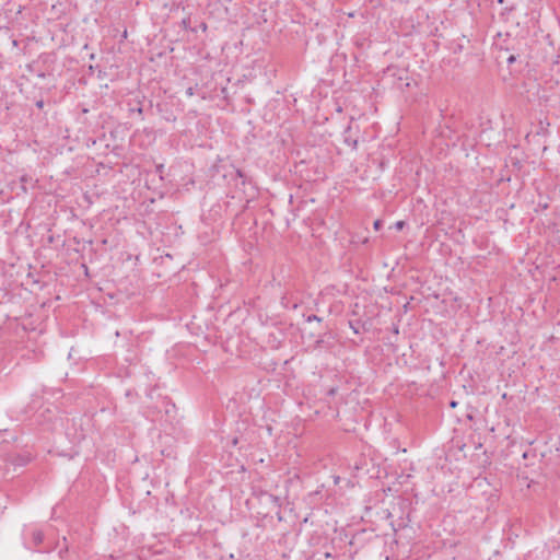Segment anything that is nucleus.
<instances>
[{
    "mask_svg": "<svg viewBox=\"0 0 560 560\" xmlns=\"http://www.w3.org/2000/svg\"><path fill=\"white\" fill-rule=\"evenodd\" d=\"M381 224H382L381 221L377 220L374 222V228L377 230V229H380Z\"/></svg>",
    "mask_w": 560,
    "mask_h": 560,
    "instance_id": "obj_11",
    "label": "nucleus"
},
{
    "mask_svg": "<svg viewBox=\"0 0 560 560\" xmlns=\"http://www.w3.org/2000/svg\"><path fill=\"white\" fill-rule=\"evenodd\" d=\"M182 24H183L184 28H188V26H189V19H184L182 21Z\"/></svg>",
    "mask_w": 560,
    "mask_h": 560,
    "instance_id": "obj_6",
    "label": "nucleus"
},
{
    "mask_svg": "<svg viewBox=\"0 0 560 560\" xmlns=\"http://www.w3.org/2000/svg\"><path fill=\"white\" fill-rule=\"evenodd\" d=\"M337 393V388L332 387L328 390V395L332 396Z\"/></svg>",
    "mask_w": 560,
    "mask_h": 560,
    "instance_id": "obj_8",
    "label": "nucleus"
},
{
    "mask_svg": "<svg viewBox=\"0 0 560 560\" xmlns=\"http://www.w3.org/2000/svg\"><path fill=\"white\" fill-rule=\"evenodd\" d=\"M314 320H316V322H322V318H320V317H318V316H317V315H315V314H311V315H308V316L306 317V322H308V323L314 322Z\"/></svg>",
    "mask_w": 560,
    "mask_h": 560,
    "instance_id": "obj_3",
    "label": "nucleus"
},
{
    "mask_svg": "<svg viewBox=\"0 0 560 560\" xmlns=\"http://www.w3.org/2000/svg\"><path fill=\"white\" fill-rule=\"evenodd\" d=\"M451 406H452V407H455V406H456V402H455V401H452V402H451Z\"/></svg>",
    "mask_w": 560,
    "mask_h": 560,
    "instance_id": "obj_16",
    "label": "nucleus"
},
{
    "mask_svg": "<svg viewBox=\"0 0 560 560\" xmlns=\"http://www.w3.org/2000/svg\"><path fill=\"white\" fill-rule=\"evenodd\" d=\"M396 226H397V229H402V226H404V221H398V222L396 223Z\"/></svg>",
    "mask_w": 560,
    "mask_h": 560,
    "instance_id": "obj_10",
    "label": "nucleus"
},
{
    "mask_svg": "<svg viewBox=\"0 0 560 560\" xmlns=\"http://www.w3.org/2000/svg\"><path fill=\"white\" fill-rule=\"evenodd\" d=\"M324 557H325L326 559H328V558H331L332 556H331V553H330V552H325V553H324Z\"/></svg>",
    "mask_w": 560,
    "mask_h": 560,
    "instance_id": "obj_13",
    "label": "nucleus"
},
{
    "mask_svg": "<svg viewBox=\"0 0 560 560\" xmlns=\"http://www.w3.org/2000/svg\"><path fill=\"white\" fill-rule=\"evenodd\" d=\"M31 460V456L30 455H18L14 460H13V464L15 466H24L26 465L28 462Z\"/></svg>",
    "mask_w": 560,
    "mask_h": 560,
    "instance_id": "obj_2",
    "label": "nucleus"
},
{
    "mask_svg": "<svg viewBox=\"0 0 560 560\" xmlns=\"http://www.w3.org/2000/svg\"><path fill=\"white\" fill-rule=\"evenodd\" d=\"M36 107L42 109L44 107V101L43 100H39L36 102Z\"/></svg>",
    "mask_w": 560,
    "mask_h": 560,
    "instance_id": "obj_7",
    "label": "nucleus"
},
{
    "mask_svg": "<svg viewBox=\"0 0 560 560\" xmlns=\"http://www.w3.org/2000/svg\"><path fill=\"white\" fill-rule=\"evenodd\" d=\"M236 174H237V176H238L240 178H244V177H245L244 173H243L241 170H237V171H236Z\"/></svg>",
    "mask_w": 560,
    "mask_h": 560,
    "instance_id": "obj_9",
    "label": "nucleus"
},
{
    "mask_svg": "<svg viewBox=\"0 0 560 560\" xmlns=\"http://www.w3.org/2000/svg\"><path fill=\"white\" fill-rule=\"evenodd\" d=\"M32 540L35 547L39 546L44 540V534L39 529H35L32 533Z\"/></svg>",
    "mask_w": 560,
    "mask_h": 560,
    "instance_id": "obj_1",
    "label": "nucleus"
},
{
    "mask_svg": "<svg viewBox=\"0 0 560 560\" xmlns=\"http://www.w3.org/2000/svg\"><path fill=\"white\" fill-rule=\"evenodd\" d=\"M514 61H515V57H514V56H510V57L508 58V62H509V63H512V62H514Z\"/></svg>",
    "mask_w": 560,
    "mask_h": 560,
    "instance_id": "obj_12",
    "label": "nucleus"
},
{
    "mask_svg": "<svg viewBox=\"0 0 560 560\" xmlns=\"http://www.w3.org/2000/svg\"><path fill=\"white\" fill-rule=\"evenodd\" d=\"M345 141L348 143V144H351L353 149H357V145H358V140L354 139L351 141V139L349 138H345Z\"/></svg>",
    "mask_w": 560,
    "mask_h": 560,
    "instance_id": "obj_4",
    "label": "nucleus"
},
{
    "mask_svg": "<svg viewBox=\"0 0 560 560\" xmlns=\"http://www.w3.org/2000/svg\"><path fill=\"white\" fill-rule=\"evenodd\" d=\"M201 28H202L203 31H206V30H207V24H206V23H202V24H201Z\"/></svg>",
    "mask_w": 560,
    "mask_h": 560,
    "instance_id": "obj_14",
    "label": "nucleus"
},
{
    "mask_svg": "<svg viewBox=\"0 0 560 560\" xmlns=\"http://www.w3.org/2000/svg\"><path fill=\"white\" fill-rule=\"evenodd\" d=\"M186 94L188 96H192L195 94V89L192 86H189L187 90H186Z\"/></svg>",
    "mask_w": 560,
    "mask_h": 560,
    "instance_id": "obj_5",
    "label": "nucleus"
},
{
    "mask_svg": "<svg viewBox=\"0 0 560 560\" xmlns=\"http://www.w3.org/2000/svg\"><path fill=\"white\" fill-rule=\"evenodd\" d=\"M137 113L142 114V108H141V107H139V108L137 109Z\"/></svg>",
    "mask_w": 560,
    "mask_h": 560,
    "instance_id": "obj_15",
    "label": "nucleus"
}]
</instances>
